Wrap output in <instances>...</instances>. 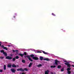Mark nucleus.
I'll list each match as a JSON object with an SVG mask.
<instances>
[{
  "label": "nucleus",
  "instance_id": "obj_8",
  "mask_svg": "<svg viewBox=\"0 0 74 74\" xmlns=\"http://www.w3.org/2000/svg\"><path fill=\"white\" fill-rule=\"evenodd\" d=\"M42 52L45 55H48V53L45 52L44 51H42Z\"/></svg>",
  "mask_w": 74,
  "mask_h": 74
},
{
  "label": "nucleus",
  "instance_id": "obj_30",
  "mask_svg": "<svg viewBox=\"0 0 74 74\" xmlns=\"http://www.w3.org/2000/svg\"><path fill=\"white\" fill-rule=\"evenodd\" d=\"M12 60L14 62V61H15V58H13L12 59Z\"/></svg>",
  "mask_w": 74,
  "mask_h": 74
},
{
  "label": "nucleus",
  "instance_id": "obj_26",
  "mask_svg": "<svg viewBox=\"0 0 74 74\" xmlns=\"http://www.w3.org/2000/svg\"><path fill=\"white\" fill-rule=\"evenodd\" d=\"M43 59V57H40V60H42Z\"/></svg>",
  "mask_w": 74,
  "mask_h": 74
},
{
  "label": "nucleus",
  "instance_id": "obj_24",
  "mask_svg": "<svg viewBox=\"0 0 74 74\" xmlns=\"http://www.w3.org/2000/svg\"><path fill=\"white\" fill-rule=\"evenodd\" d=\"M34 55L33 54H32L30 55V57H31L32 58H33V57H34Z\"/></svg>",
  "mask_w": 74,
  "mask_h": 74
},
{
  "label": "nucleus",
  "instance_id": "obj_27",
  "mask_svg": "<svg viewBox=\"0 0 74 74\" xmlns=\"http://www.w3.org/2000/svg\"><path fill=\"white\" fill-rule=\"evenodd\" d=\"M22 62L23 63H25V60H23L22 61Z\"/></svg>",
  "mask_w": 74,
  "mask_h": 74
},
{
  "label": "nucleus",
  "instance_id": "obj_39",
  "mask_svg": "<svg viewBox=\"0 0 74 74\" xmlns=\"http://www.w3.org/2000/svg\"><path fill=\"white\" fill-rule=\"evenodd\" d=\"M51 74H53V72H51Z\"/></svg>",
  "mask_w": 74,
  "mask_h": 74
},
{
  "label": "nucleus",
  "instance_id": "obj_23",
  "mask_svg": "<svg viewBox=\"0 0 74 74\" xmlns=\"http://www.w3.org/2000/svg\"><path fill=\"white\" fill-rule=\"evenodd\" d=\"M41 66H42V64H39V65H37V67H39Z\"/></svg>",
  "mask_w": 74,
  "mask_h": 74
},
{
  "label": "nucleus",
  "instance_id": "obj_22",
  "mask_svg": "<svg viewBox=\"0 0 74 74\" xmlns=\"http://www.w3.org/2000/svg\"><path fill=\"white\" fill-rule=\"evenodd\" d=\"M3 49H5V50H7V51L8 50V49H7V48L6 47H4V48H3Z\"/></svg>",
  "mask_w": 74,
  "mask_h": 74
},
{
  "label": "nucleus",
  "instance_id": "obj_37",
  "mask_svg": "<svg viewBox=\"0 0 74 74\" xmlns=\"http://www.w3.org/2000/svg\"><path fill=\"white\" fill-rule=\"evenodd\" d=\"M64 62H66V63H69V62H66V61H64Z\"/></svg>",
  "mask_w": 74,
  "mask_h": 74
},
{
  "label": "nucleus",
  "instance_id": "obj_31",
  "mask_svg": "<svg viewBox=\"0 0 74 74\" xmlns=\"http://www.w3.org/2000/svg\"><path fill=\"white\" fill-rule=\"evenodd\" d=\"M61 70V71H64V68H62Z\"/></svg>",
  "mask_w": 74,
  "mask_h": 74
},
{
  "label": "nucleus",
  "instance_id": "obj_2",
  "mask_svg": "<svg viewBox=\"0 0 74 74\" xmlns=\"http://www.w3.org/2000/svg\"><path fill=\"white\" fill-rule=\"evenodd\" d=\"M6 59H9V60H11V59H12V58L11 56H7L6 57Z\"/></svg>",
  "mask_w": 74,
  "mask_h": 74
},
{
  "label": "nucleus",
  "instance_id": "obj_7",
  "mask_svg": "<svg viewBox=\"0 0 74 74\" xmlns=\"http://www.w3.org/2000/svg\"><path fill=\"white\" fill-rule=\"evenodd\" d=\"M58 62H59V61H58L57 60H55V64H56V65H58Z\"/></svg>",
  "mask_w": 74,
  "mask_h": 74
},
{
  "label": "nucleus",
  "instance_id": "obj_43",
  "mask_svg": "<svg viewBox=\"0 0 74 74\" xmlns=\"http://www.w3.org/2000/svg\"><path fill=\"white\" fill-rule=\"evenodd\" d=\"M14 18H15V16H14Z\"/></svg>",
  "mask_w": 74,
  "mask_h": 74
},
{
  "label": "nucleus",
  "instance_id": "obj_3",
  "mask_svg": "<svg viewBox=\"0 0 74 74\" xmlns=\"http://www.w3.org/2000/svg\"><path fill=\"white\" fill-rule=\"evenodd\" d=\"M32 58V59H34V60H38V57H33Z\"/></svg>",
  "mask_w": 74,
  "mask_h": 74
},
{
  "label": "nucleus",
  "instance_id": "obj_4",
  "mask_svg": "<svg viewBox=\"0 0 74 74\" xmlns=\"http://www.w3.org/2000/svg\"><path fill=\"white\" fill-rule=\"evenodd\" d=\"M17 71H24V70L22 68L17 69Z\"/></svg>",
  "mask_w": 74,
  "mask_h": 74
},
{
  "label": "nucleus",
  "instance_id": "obj_20",
  "mask_svg": "<svg viewBox=\"0 0 74 74\" xmlns=\"http://www.w3.org/2000/svg\"><path fill=\"white\" fill-rule=\"evenodd\" d=\"M19 58V57L18 56H16L15 57V59H18Z\"/></svg>",
  "mask_w": 74,
  "mask_h": 74
},
{
  "label": "nucleus",
  "instance_id": "obj_44",
  "mask_svg": "<svg viewBox=\"0 0 74 74\" xmlns=\"http://www.w3.org/2000/svg\"><path fill=\"white\" fill-rule=\"evenodd\" d=\"M1 44L0 43V47L1 46Z\"/></svg>",
  "mask_w": 74,
  "mask_h": 74
},
{
  "label": "nucleus",
  "instance_id": "obj_12",
  "mask_svg": "<svg viewBox=\"0 0 74 74\" xmlns=\"http://www.w3.org/2000/svg\"><path fill=\"white\" fill-rule=\"evenodd\" d=\"M12 51L13 53H14L15 52H18V50H14L13 49L12 50Z\"/></svg>",
  "mask_w": 74,
  "mask_h": 74
},
{
  "label": "nucleus",
  "instance_id": "obj_19",
  "mask_svg": "<svg viewBox=\"0 0 74 74\" xmlns=\"http://www.w3.org/2000/svg\"><path fill=\"white\" fill-rule=\"evenodd\" d=\"M51 68H55L56 67V66H51Z\"/></svg>",
  "mask_w": 74,
  "mask_h": 74
},
{
  "label": "nucleus",
  "instance_id": "obj_49",
  "mask_svg": "<svg viewBox=\"0 0 74 74\" xmlns=\"http://www.w3.org/2000/svg\"><path fill=\"white\" fill-rule=\"evenodd\" d=\"M11 56H12V55H11Z\"/></svg>",
  "mask_w": 74,
  "mask_h": 74
},
{
  "label": "nucleus",
  "instance_id": "obj_6",
  "mask_svg": "<svg viewBox=\"0 0 74 74\" xmlns=\"http://www.w3.org/2000/svg\"><path fill=\"white\" fill-rule=\"evenodd\" d=\"M11 71L12 72V73H15V72L16 71V70L13 69H11Z\"/></svg>",
  "mask_w": 74,
  "mask_h": 74
},
{
  "label": "nucleus",
  "instance_id": "obj_36",
  "mask_svg": "<svg viewBox=\"0 0 74 74\" xmlns=\"http://www.w3.org/2000/svg\"><path fill=\"white\" fill-rule=\"evenodd\" d=\"M0 58L1 59H4V57H1Z\"/></svg>",
  "mask_w": 74,
  "mask_h": 74
},
{
  "label": "nucleus",
  "instance_id": "obj_33",
  "mask_svg": "<svg viewBox=\"0 0 74 74\" xmlns=\"http://www.w3.org/2000/svg\"><path fill=\"white\" fill-rule=\"evenodd\" d=\"M52 15H53V16H56L55 14H54V13H52Z\"/></svg>",
  "mask_w": 74,
  "mask_h": 74
},
{
  "label": "nucleus",
  "instance_id": "obj_14",
  "mask_svg": "<svg viewBox=\"0 0 74 74\" xmlns=\"http://www.w3.org/2000/svg\"><path fill=\"white\" fill-rule=\"evenodd\" d=\"M24 55V54H22L21 53H20L19 54V55H20V56H21V57H23V56Z\"/></svg>",
  "mask_w": 74,
  "mask_h": 74
},
{
  "label": "nucleus",
  "instance_id": "obj_10",
  "mask_svg": "<svg viewBox=\"0 0 74 74\" xmlns=\"http://www.w3.org/2000/svg\"><path fill=\"white\" fill-rule=\"evenodd\" d=\"M3 54L5 56H7V53L5 52H3Z\"/></svg>",
  "mask_w": 74,
  "mask_h": 74
},
{
  "label": "nucleus",
  "instance_id": "obj_45",
  "mask_svg": "<svg viewBox=\"0 0 74 74\" xmlns=\"http://www.w3.org/2000/svg\"><path fill=\"white\" fill-rule=\"evenodd\" d=\"M17 67H19V66H18V65H17Z\"/></svg>",
  "mask_w": 74,
  "mask_h": 74
},
{
  "label": "nucleus",
  "instance_id": "obj_13",
  "mask_svg": "<svg viewBox=\"0 0 74 74\" xmlns=\"http://www.w3.org/2000/svg\"><path fill=\"white\" fill-rule=\"evenodd\" d=\"M48 73H49V71H45V74H48Z\"/></svg>",
  "mask_w": 74,
  "mask_h": 74
},
{
  "label": "nucleus",
  "instance_id": "obj_9",
  "mask_svg": "<svg viewBox=\"0 0 74 74\" xmlns=\"http://www.w3.org/2000/svg\"><path fill=\"white\" fill-rule=\"evenodd\" d=\"M11 66H12V65H11V64H8L7 65V67L8 68H11Z\"/></svg>",
  "mask_w": 74,
  "mask_h": 74
},
{
  "label": "nucleus",
  "instance_id": "obj_28",
  "mask_svg": "<svg viewBox=\"0 0 74 74\" xmlns=\"http://www.w3.org/2000/svg\"><path fill=\"white\" fill-rule=\"evenodd\" d=\"M68 74H71V71H68Z\"/></svg>",
  "mask_w": 74,
  "mask_h": 74
},
{
  "label": "nucleus",
  "instance_id": "obj_29",
  "mask_svg": "<svg viewBox=\"0 0 74 74\" xmlns=\"http://www.w3.org/2000/svg\"><path fill=\"white\" fill-rule=\"evenodd\" d=\"M58 69H60V68H61V66L60 65H58Z\"/></svg>",
  "mask_w": 74,
  "mask_h": 74
},
{
  "label": "nucleus",
  "instance_id": "obj_25",
  "mask_svg": "<svg viewBox=\"0 0 74 74\" xmlns=\"http://www.w3.org/2000/svg\"><path fill=\"white\" fill-rule=\"evenodd\" d=\"M0 52H1V53H3V52H4V50H2L0 51Z\"/></svg>",
  "mask_w": 74,
  "mask_h": 74
},
{
  "label": "nucleus",
  "instance_id": "obj_5",
  "mask_svg": "<svg viewBox=\"0 0 74 74\" xmlns=\"http://www.w3.org/2000/svg\"><path fill=\"white\" fill-rule=\"evenodd\" d=\"M65 64L67 65V67H71V65H70V64L69 63H65Z\"/></svg>",
  "mask_w": 74,
  "mask_h": 74
},
{
  "label": "nucleus",
  "instance_id": "obj_15",
  "mask_svg": "<svg viewBox=\"0 0 74 74\" xmlns=\"http://www.w3.org/2000/svg\"><path fill=\"white\" fill-rule=\"evenodd\" d=\"M3 69L4 70H6V65H4Z\"/></svg>",
  "mask_w": 74,
  "mask_h": 74
},
{
  "label": "nucleus",
  "instance_id": "obj_32",
  "mask_svg": "<svg viewBox=\"0 0 74 74\" xmlns=\"http://www.w3.org/2000/svg\"><path fill=\"white\" fill-rule=\"evenodd\" d=\"M24 55H27V53H26V52H25L24 53Z\"/></svg>",
  "mask_w": 74,
  "mask_h": 74
},
{
  "label": "nucleus",
  "instance_id": "obj_47",
  "mask_svg": "<svg viewBox=\"0 0 74 74\" xmlns=\"http://www.w3.org/2000/svg\"><path fill=\"white\" fill-rule=\"evenodd\" d=\"M0 43H1V42L0 41Z\"/></svg>",
  "mask_w": 74,
  "mask_h": 74
},
{
  "label": "nucleus",
  "instance_id": "obj_16",
  "mask_svg": "<svg viewBox=\"0 0 74 74\" xmlns=\"http://www.w3.org/2000/svg\"><path fill=\"white\" fill-rule=\"evenodd\" d=\"M32 63L31 62L30 63L29 65V67H31V66H32Z\"/></svg>",
  "mask_w": 74,
  "mask_h": 74
},
{
  "label": "nucleus",
  "instance_id": "obj_11",
  "mask_svg": "<svg viewBox=\"0 0 74 74\" xmlns=\"http://www.w3.org/2000/svg\"><path fill=\"white\" fill-rule=\"evenodd\" d=\"M43 60H46L47 61H49V59L48 58H44Z\"/></svg>",
  "mask_w": 74,
  "mask_h": 74
},
{
  "label": "nucleus",
  "instance_id": "obj_18",
  "mask_svg": "<svg viewBox=\"0 0 74 74\" xmlns=\"http://www.w3.org/2000/svg\"><path fill=\"white\" fill-rule=\"evenodd\" d=\"M71 70V68L70 67L68 68L67 69V71H70V70Z\"/></svg>",
  "mask_w": 74,
  "mask_h": 74
},
{
  "label": "nucleus",
  "instance_id": "obj_38",
  "mask_svg": "<svg viewBox=\"0 0 74 74\" xmlns=\"http://www.w3.org/2000/svg\"><path fill=\"white\" fill-rule=\"evenodd\" d=\"M37 53H40V51H38L37 52Z\"/></svg>",
  "mask_w": 74,
  "mask_h": 74
},
{
  "label": "nucleus",
  "instance_id": "obj_35",
  "mask_svg": "<svg viewBox=\"0 0 74 74\" xmlns=\"http://www.w3.org/2000/svg\"><path fill=\"white\" fill-rule=\"evenodd\" d=\"M0 72L1 73L3 72V70H2V69L0 70Z\"/></svg>",
  "mask_w": 74,
  "mask_h": 74
},
{
  "label": "nucleus",
  "instance_id": "obj_1",
  "mask_svg": "<svg viewBox=\"0 0 74 74\" xmlns=\"http://www.w3.org/2000/svg\"><path fill=\"white\" fill-rule=\"evenodd\" d=\"M26 57L30 61H31V62H33V60H32V59L30 58V56H27Z\"/></svg>",
  "mask_w": 74,
  "mask_h": 74
},
{
  "label": "nucleus",
  "instance_id": "obj_17",
  "mask_svg": "<svg viewBox=\"0 0 74 74\" xmlns=\"http://www.w3.org/2000/svg\"><path fill=\"white\" fill-rule=\"evenodd\" d=\"M12 67H16V66L14 64H13L12 65Z\"/></svg>",
  "mask_w": 74,
  "mask_h": 74
},
{
  "label": "nucleus",
  "instance_id": "obj_41",
  "mask_svg": "<svg viewBox=\"0 0 74 74\" xmlns=\"http://www.w3.org/2000/svg\"><path fill=\"white\" fill-rule=\"evenodd\" d=\"M72 66H73L74 67V65H72Z\"/></svg>",
  "mask_w": 74,
  "mask_h": 74
},
{
  "label": "nucleus",
  "instance_id": "obj_42",
  "mask_svg": "<svg viewBox=\"0 0 74 74\" xmlns=\"http://www.w3.org/2000/svg\"><path fill=\"white\" fill-rule=\"evenodd\" d=\"M39 53H42V52L39 51Z\"/></svg>",
  "mask_w": 74,
  "mask_h": 74
},
{
  "label": "nucleus",
  "instance_id": "obj_34",
  "mask_svg": "<svg viewBox=\"0 0 74 74\" xmlns=\"http://www.w3.org/2000/svg\"><path fill=\"white\" fill-rule=\"evenodd\" d=\"M1 47H2V48H4V45H1Z\"/></svg>",
  "mask_w": 74,
  "mask_h": 74
},
{
  "label": "nucleus",
  "instance_id": "obj_46",
  "mask_svg": "<svg viewBox=\"0 0 74 74\" xmlns=\"http://www.w3.org/2000/svg\"><path fill=\"white\" fill-rule=\"evenodd\" d=\"M54 74H56V73H54Z\"/></svg>",
  "mask_w": 74,
  "mask_h": 74
},
{
  "label": "nucleus",
  "instance_id": "obj_21",
  "mask_svg": "<svg viewBox=\"0 0 74 74\" xmlns=\"http://www.w3.org/2000/svg\"><path fill=\"white\" fill-rule=\"evenodd\" d=\"M24 71H28V69H27L26 68H25L24 69Z\"/></svg>",
  "mask_w": 74,
  "mask_h": 74
},
{
  "label": "nucleus",
  "instance_id": "obj_40",
  "mask_svg": "<svg viewBox=\"0 0 74 74\" xmlns=\"http://www.w3.org/2000/svg\"><path fill=\"white\" fill-rule=\"evenodd\" d=\"M21 74H25V73H22Z\"/></svg>",
  "mask_w": 74,
  "mask_h": 74
},
{
  "label": "nucleus",
  "instance_id": "obj_48",
  "mask_svg": "<svg viewBox=\"0 0 74 74\" xmlns=\"http://www.w3.org/2000/svg\"><path fill=\"white\" fill-rule=\"evenodd\" d=\"M15 15H16V14H15Z\"/></svg>",
  "mask_w": 74,
  "mask_h": 74
}]
</instances>
